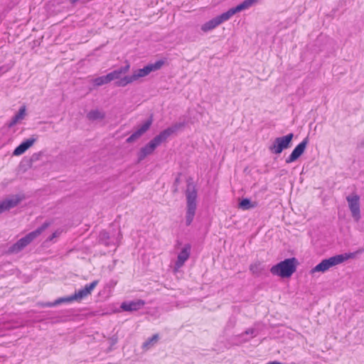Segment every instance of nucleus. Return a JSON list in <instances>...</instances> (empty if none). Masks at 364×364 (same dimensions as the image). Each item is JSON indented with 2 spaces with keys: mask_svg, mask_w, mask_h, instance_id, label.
Returning a JSON list of instances; mask_svg holds the SVG:
<instances>
[{
  "mask_svg": "<svg viewBox=\"0 0 364 364\" xmlns=\"http://www.w3.org/2000/svg\"><path fill=\"white\" fill-rule=\"evenodd\" d=\"M294 138L292 133L287 135L277 137L273 141L272 144L268 147L269 151L274 154H280L283 150L290 147L291 142Z\"/></svg>",
  "mask_w": 364,
  "mask_h": 364,
  "instance_id": "8",
  "label": "nucleus"
},
{
  "mask_svg": "<svg viewBox=\"0 0 364 364\" xmlns=\"http://www.w3.org/2000/svg\"><path fill=\"white\" fill-rule=\"evenodd\" d=\"M351 215L355 221L358 222L360 219V197L357 194L350 195L346 197Z\"/></svg>",
  "mask_w": 364,
  "mask_h": 364,
  "instance_id": "10",
  "label": "nucleus"
},
{
  "mask_svg": "<svg viewBox=\"0 0 364 364\" xmlns=\"http://www.w3.org/2000/svg\"><path fill=\"white\" fill-rule=\"evenodd\" d=\"M165 141L160 134L156 136L146 146L142 147L138 154V161L144 160L147 156L151 154L155 149L162 142Z\"/></svg>",
  "mask_w": 364,
  "mask_h": 364,
  "instance_id": "9",
  "label": "nucleus"
},
{
  "mask_svg": "<svg viewBox=\"0 0 364 364\" xmlns=\"http://www.w3.org/2000/svg\"><path fill=\"white\" fill-rule=\"evenodd\" d=\"M159 334L156 333V334L153 335L152 337L148 338L146 341H144L143 343L142 346H141L142 348L144 350H149L159 341Z\"/></svg>",
  "mask_w": 364,
  "mask_h": 364,
  "instance_id": "21",
  "label": "nucleus"
},
{
  "mask_svg": "<svg viewBox=\"0 0 364 364\" xmlns=\"http://www.w3.org/2000/svg\"><path fill=\"white\" fill-rule=\"evenodd\" d=\"M23 195H13L0 202V214L17 206L23 200Z\"/></svg>",
  "mask_w": 364,
  "mask_h": 364,
  "instance_id": "11",
  "label": "nucleus"
},
{
  "mask_svg": "<svg viewBox=\"0 0 364 364\" xmlns=\"http://www.w3.org/2000/svg\"><path fill=\"white\" fill-rule=\"evenodd\" d=\"M144 301L138 299L136 301L123 302L121 305V308L126 311H133L140 309L144 306Z\"/></svg>",
  "mask_w": 364,
  "mask_h": 364,
  "instance_id": "17",
  "label": "nucleus"
},
{
  "mask_svg": "<svg viewBox=\"0 0 364 364\" xmlns=\"http://www.w3.org/2000/svg\"><path fill=\"white\" fill-rule=\"evenodd\" d=\"M98 281L95 280L90 284L85 285V287L83 289H81L78 291H76L74 294L70 296L58 299L56 301H55V302L53 304H50V306H55L62 302H71L73 301H80L83 298L87 296L89 294H90L92 290L96 287Z\"/></svg>",
  "mask_w": 364,
  "mask_h": 364,
  "instance_id": "7",
  "label": "nucleus"
},
{
  "mask_svg": "<svg viewBox=\"0 0 364 364\" xmlns=\"http://www.w3.org/2000/svg\"><path fill=\"white\" fill-rule=\"evenodd\" d=\"M164 63V62L163 60H158L154 63L146 65L143 68L137 69L134 71L132 75L124 76L123 79H122L117 84L122 87H125L128 84L132 83L141 77L147 76L151 72L159 70Z\"/></svg>",
  "mask_w": 364,
  "mask_h": 364,
  "instance_id": "4",
  "label": "nucleus"
},
{
  "mask_svg": "<svg viewBox=\"0 0 364 364\" xmlns=\"http://www.w3.org/2000/svg\"><path fill=\"white\" fill-rule=\"evenodd\" d=\"M50 225V222H45L41 227L36 230L27 234L25 237L18 240L16 243L12 245L8 250L10 254H17L23 249L28 246L32 241L38 237L43 231H45Z\"/></svg>",
  "mask_w": 364,
  "mask_h": 364,
  "instance_id": "5",
  "label": "nucleus"
},
{
  "mask_svg": "<svg viewBox=\"0 0 364 364\" xmlns=\"http://www.w3.org/2000/svg\"><path fill=\"white\" fill-rule=\"evenodd\" d=\"M239 208L242 210H249L254 208V205L252 204L251 200L248 198L242 199L239 203Z\"/></svg>",
  "mask_w": 364,
  "mask_h": 364,
  "instance_id": "24",
  "label": "nucleus"
},
{
  "mask_svg": "<svg viewBox=\"0 0 364 364\" xmlns=\"http://www.w3.org/2000/svg\"><path fill=\"white\" fill-rule=\"evenodd\" d=\"M60 231L59 230H56L55 232H54L48 238L47 240L48 241H51L53 239H54L55 237H57L60 235Z\"/></svg>",
  "mask_w": 364,
  "mask_h": 364,
  "instance_id": "26",
  "label": "nucleus"
},
{
  "mask_svg": "<svg viewBox=\"0 0 364 364\" xmlns=\"http://www.w3.org/2000/svg\"><path fill=\"white\" fill-rule=\"evenodd\" d=\"M107 77H109L108 74L104 76L96 77L93 80V82L96 86H101L105 84H107L110 82L109 79Z\"/></svg>",
  "mask_w": 364,
  "mask_h": 364,
  "instance_id": "23",
  "label": "nucleus"
},
{
  "mask_svg": "<svg viewBox=\"0 0 364 364\" xmlns=\"http://www.w3.org/2000/svg\"><path fill=\"white\" fill-rule=\"evenodd\" d=\"M185 127V122H178L174 124H173L171 127L166 129L165 130L160 132V135L161 136L162 139L166 141L168 136H170L174 132L182 129Z\"/></svg>",
  "mask_w": 364,
  "mask_h": 364,
  "instance_id": "18",
  "label": "nucleus"
},
{
  "mask_svg": "<svg viewBox=\"0 0 364 364\" xmlns=\"http://www.w3.org/2000/svg\"><path fill=\"white\" fill-rule=\"evenodd\" d=\"M78 0H70L72 4H75Z\"/></svg>",
  "mask_w": 364,
  "mask_h": 364,
  "instance_id": "29",
  "label": "nucleus"
},
{
  "mask_svg": "<svg viewBox=\"0 0 364 364\" xmlns=\"http://www.w3.org/2000/svg\"><path fill=\"white\" fill-rule=\"evenodd\" d=\"M26 115V107H22L19 109L18 113H16L11 119L9 124V127H12L16 125L20 120L23 119Z\"/></svg>",
  "mask_w": 364,
  "mask_h": 364,
  "instance_id": "20",
  "label": "nucleus"
},
{
  "mask_svg": "<svg viewBox=\"0 0 364 364\" xmlns=\"http://www.w3.org/2000/svg\"><path fill=\"white\" fill-rule=\"evenodd\" d=\"M130 68V65L127 63L126 65L121 67L117 70H114V71L108 73L109 81H112L114 80H117V81L115 82V85L117 87H122V85H119L117 83L123 79L124 77H122V75L126 74Z\"/></svg>",
  "mask_w": 364,
  "mask_h": 364,
  "instance_id": "15",
  "label": "nucleus"
},
{
  "mask_svg": "<svg viewBox=\"0 0 364 364\" xmlns=\"http://www.w3.org/2000/svg\"><path fill=\"white\" fill-rule=\"evenodd\" d=\"M297 263V259L294 257L286 259L272 267L270 272L273 275L288 278L296 272Z\"/></svg>",
  "mask_w": 364,
  "mask_h": 364,
  "instance_id": "6",
  "label": "nucleus"
},
{
  "mask_svg": "<svg viewBox=\"0 0 364 364\" xmlns=\"http://www.w3.org/2000/svg\"><path fill=\"white\" fill-rule=\"evenodd\" d=\"M357 253L358 252L344 253L323 259L320 263L311 269L310 273L313 274L315 272H325L333 267L340 264L349 259L354 258Z\"/></svg>",
  "mask_w": 364,
  "mask_h": 364,
  "instance_id": "2",
  "label": "nucleus"
},
{
  "mask_svg": "<svg viewBox=\"0 0 364 364\" xmlns=\"http://www.w3.org/2000/svg\"><path fill=\"white\" fill-rule=\"evenodd\" d=\"M197 190L193 183H188L186 191V225H190L193 220L197 208Z\"/></svg>",
  "mask_w": 364,
  "mask_h": 364,
  "instance_id": "3",
  "label": "nucleus"
},
{
  "mask_svg": "<svg viewBox=\"0 0 364 364\" xmlns=\"http://www.w3.org/2000/svg\"><path fill=\"white\" fill-rule=\"evenodd\" d=\"M257 0H245L241 4H238L234 8L230 9L228 11L223 13L220 16H218L211 20L208 21L201 26V30L203 32H208L210 30L214 29L218 26L221 24L223 22L228 21L237 12H240L243 10L247 9L254 5Z\"/></svg>",
  "mask_w": 364,
  "mask_h": 364,
  "instance_id": "1",
  "label": "nucleus"
},
{
  "mask_svg": "<svg viewBox=\"0 0 364 364\" xmlns=\"http://www.w3.org/2000/svg\"><path fill=\"white\" fill-rule=\"evenodd\" d=\"M245 334L247 335H253L255 333V329L253 328H250L248 330H247L245 332Z\"/></svg>",
  "mask_w": 364,
  "mask_h": 364,
  "instance_id": "28",
  "label": "nucleus"
},
{
  "mask_svg": "<svg viewBox=\"0 0 364 364\" xmlns=\"http://www.w3.org/2000/svg\"><path fill=\"white\" fill-rule=\"evenodd\" d=\"M309 143V138L306 137L292 151L291 154L286 159V163L290 164L297 160L304 152Z\"/></svg>",
  "mask_w": 364,
  "mask_h": 364,
  "instance_id": "12",
  "label": "nucleus"
},
{
  "mask_svg": "<svg viewBox=\"0 0 364 364\" xmlns=\"http://www.w3.org/2000/svg\"><path fill=\"white\" fill-rule=\"evenodd\" d=\"M100 240H107L109 238V235L107 232H102L100 234Z\"/></svg>",
  "mask_w": 364,
  "mask_h": 364,
  "instance_id": "27",
  "label": "nucleus"
},
{
  "mask_svg": "<svg viewBox=\"0 0 364 364\" xmlns=\"http://www.w3.org/2000/svg\"><path fill=\"white\" fill-rule=\"evenodd\" d=\"M43 156V153L42 152H37V153H34L31 156V159H30V161L31 163H33V162H36L38 160L41 159V158Z\"/></svg>",
  "mask_w": 364,
  "mask_h": 364,
  "instance_id": "25",
  "label": "nucleus"
},
{
  "mask_svg": "<svg viewBox=\"0 0 364 364\" xmlns=\"http://www.w3.org/2000/svg\"><path fill=\"white\" fill-rule=\"evenodd\" d=\"M191 247L189 244L186 245L179 252L177 257V260L175 263L174 271L176 272L178 269L182 267L190 257Z\"/></svg>",
  "mask_w": 364,
  "mask_h": 364,
  "instance_id": "14",
  "label": "nucleus"
},
{
  "mask_svg": "<svg viewBox=\"0 0 364 364\" xmlns=\"http://www.w3.org/2000/svg\"><path fill=\"white\" fill-rule=\"evenodd\" d=\"M153 122L152 117L144 122L127 139V143H132L140 138L150 128Z\"/></svg>",
  "mask_w": 364,
  "mask_h": 364,
  "instance_id": "13",
  "label": "nucleus"
},
{
  "mask_svg": "<svg viewBox=\"0 0 364 364\" xmlns=\"http://www.w3.org/2000/svg\"><path fill=\"white\" fill-rule=\"evenodd\" d=\"M105 117V113L100 109H92L87 114V119L90 121L102 120Z\"/></svg>",
  "mask_w": 364,
  "mask_h": 364,
  "instance_id": "19",
  "label": "nucleus"
},
{
  "mask_svg": "<svg viewBox=\"0 0 364 364\" xmlns=\"http://www.w3.org/2000/svg\"><path fill=\"white\" fill-rule=\"evenodd\" d=\"M250 270L252 274L259 275L264 270V268L261 262H257L250 265Z\"/></svg>",
  "mask_w": 364,
  "mask_h": 364,
  "instance_id": "22",
  "label": "nucleus"
},
{
  "mask_svg": "<svg viewBox=\"0 0 364 364\" xmlns=\"http://www.w3.org/2000/svg\"><path fill=\"white\" fill-rule=\"evenodd\" d=\"M36 140L37 137L34 136L27 139L14 149L13 155L20 156L23 154L27 149L33 145Z\"/></svg>",
  "mask_w": 364,
  "mask_h": 364,
  "instance_id": "16",
  "label": "nucleus"
}]
</instances>
